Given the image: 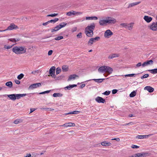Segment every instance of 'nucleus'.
Masks as SVG:
<instances>
[{
  "instance_id": "2",
  "label": "nucleus",
  "mask_w": 157,
  "mask_h": 157,
  "mask_svg": "<svg viewBox=\"0 0 157 157\" xmlns=\"http://www.w3.org/2000/svg\"><path fill=\"white\" fill-rule=\"evenodd\" d=\"M26 48L25 47L15 46L12 49V51L15 54L20 55L25 53L26 52Z\"/></svg>"
},
{
  "instance_id": "30",
  "label": "nucleus",
  "mask_w": 157,
  "mask_h": 157,
  "mask_svg": "<svg viewBox=\"0 0 157 157\" xmlns=\"http://www.w3.org/2000/svg\"><path fill=\"white\" fill-rule=\"evenodd\" d=\"M101 144L104 146H109L111 145V143L106 142H103L101 143Z\"/></svg>"
},
{
  "instance_id": "19",
  "label": "nucleus",
  "mask_w": 157,
  "mask_h": 157,
  "mask_svg": "<svg viewBox=\"0 0 157 157\" xmlns=\"http://www.w3.org/2000/svg\"><path fill=\"white\" fill-rule=\"evenodd\" d=\"M144 19L147 23L150 22L152 20V18L147 16H145L144 17Z\"/></svg>"
},
{
  "instance_id": "10",
  "label": "nucleus",
  "mask_w": 157,
  "mask_h": 157,
  "mask_svg": "<svg viewBox=\"0 0 157 157\" xmlns=\"http://www.w3.org/2000/svg\"><path fill=\"white\" fill-rule=\"evenodd\" d=\"M41 85L40 83H34L31 85L29 87L30 89H33L36 88L38 87L41 86Z\"/></svg>"
},
{
  "instance_id": "62",
  "label": "nucleus",
  "mask_w": 157,
  "mask_h": 157,
  "mask_svg": "<svg viewBox=\"0 0 157 157\" xmlns=\"http://www.w3.org/2000/svg\"><path fill=\"white\" fill-rule=\"evenodd\" d=\"M146 66H147V64L146 62H145L144 63L142 64V66L143 67H144Z\"/></svg>"
},
{
  "instance_id": "6",
  "label": "nucleus",
  "mask_w": 157,
  "mask_h": 157,
  "mask_svg": "<svg viewBox=\"0 0 157 157\" xmlns=\"http://www.w3.org/2000/svg\"><path fill=\"white\" fill-rule=\"evenodd\" d=\"M82 12H77L73 10H72L71 11L67 13H66V15L68 16H71L72 15H80L82 14Z\"/></svg>"
},
{
  "instance_id": "31",
  "label": "nucleus",
  "mask_w": 157,
  "mask_h": 157,
  "mask_svg": "<svg viewBox=\"0 0 157 157\" xmlns=\"http://www.w3.org/2000/svg\"><path fill=\"white\" fill-rule=\"evenodd\" d=\"M6 85L9 87L11 88L13 86V83L11 81H9L6 82Z\"/></svg>"
},
{
  "instance_id": "50",
  "label": "nucleus",
  "mask_w": 157,
  "mask_h": 157,
  "mask_svg": "<svg viewBox=\"0 0 157 157\" xmlns=\"http://www.w3.org/2000/svg\"><path fill=\"white\" fill-rule=\"evenodd\" d=\"M39 73V70H37L33 71L31 72L32 74L35 75L36 74H38Z\"/></svg>"
},
{
  "instance_id": "21",
  "label": "nucleus",
  "mask_w": 157,
  "mask_h": 157,
  "mask_svg": "<svg viewBox=\"0 0 157 157\" xmlns=\"http://www.w3.org/2000/svg\"><path fill=\"white\" fill-rule=\"evenodd\" d=\"M146 154V153H138L133 155L134 157H144Z\"/></svg>"
},
{
  "instance_id": "56",
  "label": "nucleus",
  "mask_w": 157,
  "mask_h": 157,
  "mask_svg": "<svg viewBox=\"0 0 157 157\" xmlns=\"http://www.w3.org/2000/svg\"><path fill=\"white\" fill-rule=\"evenodd\" d=\"M136 138L138 139H142V135H138L136 136Z\"/></svg>"
},
{
  "instance_id": "33",
  "label": "nucleus",
  "mask_w": 157,
  "mask_h": 157,
  "mask_svg": "<svg viewBox=\"0 0 157 157\" xmlns=\"http://www.w3.org/2000/svg\"><path fill=\"white\" fill-rule=\"evenodd\" d=\"M53 96L54 97H61L62 96V94L60 93H55L53 94Z\"/></svg>"
},
{
  "instance_id": "22",
  "label": "nucleus",
  "mask_w": 157,
  "mask_h": 157,
  "mask_svg": "<svg viewBox=\"0 0 157 157\" xmlns=\"http://www.w3.org/2000/svg\"><path fill=\"white\" fill-rule=\"evenodd\" d=\"M106 66H103L100 67L98 69V71L99 72L103 73L105 72Z\"/></svg>"
},
{
  "instance_id": "5",
  "label": "nucleus",
  "mask_w": 157,
  "mask_h": 157,
  "mask_svg": "<svg viewBox=\"0 0 157 157\" xmlns=\"http://www.w3.org/2000/svg\"><path fill=\"white\" fill-rule=\"evenodd\" d=\"M100 39L99 36H97L94 38H90L88 43L89 46H91L94 42L98 41Z\"/></svg>"
},
{
  "instance_id": "9",
  "label": "nucleus",
  "mask_w": 157,
  "mask_h": 157,
  "mask_svg": "<svg viewBox=\"0 0 157 157\" xmlns=\"http://www.w3.org/2000/svg\"><path fill=\"white\" fill-rule=\"evenodd\" d=\"M18 27L17 26L15 25L14 24H11L6 29V30H11L13 29H17Z\"/></svg>"
},
{
  "instance_id": "20",
  "label": "nucleus",
  "mask_w": 157,
  "mask_h": 157,
  "mask_svg": "<svg viewBox=\"0 0 157 157\" xmlns=\"http://www.w3.org/2000/svg\"><path fill=\"white\" fill-rule=\"evenodd\" d=\"M16 99H19L21 98L25 97L27 95L26 94H15Z\"/></svg>"
},
{
  "instance_id": "53",
  "label": "nucleus",
  "mask_w": 157,
  "mask_h": 157,
  "mask_svg": "<svg viewBox=\"0 0 157 157\" xmlns=\"http://www.w3.org/2000/svg\"><path fill=\"white\" fill-rule=\"evenodd\" d=\"M135 75V74H130L125 75L124 76L125 77H132Z\"/></svg>"
},
{
  "instance_id": "37",
  "label": "nucleus",
  "mask_w": 157,
  "mask_h": 157,
  "mask_svg": "<svg viewBox=\"0 0 157 157\" xmlns=\"http://www.w3.org/2000/svg\"><path fill=\"white\" fill-rule=\"evenodd\" d=\"M149 71L150 72L153 74H155L157 73V68L154 69H153L149 70Z\"/></svg>"
},
{
  "instance_id": "15",
  "label": "nucleus",
  "mask_w": 157,
  "mask_h": 157,
  "mask_svg": "<svg viewBox=\"0 0 157 157\" xmlns=\"http://www.w3.org/2000/svg\"><path fill=\"white\" fill-rule=\"evenodd\" d=\"M75 126V124L74 123L71 122H69L60 125V126H64L66 127L74 126Z\"/></svg>"
},
{
  "instance_id": "60",
  "label": "nucleus",
  "mask_w": 157,
  "mask_h": 157,
  "mask_svg": "<svg viewBox=\"0 0 157 157\" xmlns=\"http://www.w3.org/2000/svg\"><path fill=\"white\" fill-rule=\"evenodd\" d=\"M112 140H116L118 142L120 141V139L119 138H115L114 139H112Z\"/></svg>"
},
{
  "instance_id": "40",
  "label": "nucleus",
  "mask_w": 157,
  "mask_h": 157,
  "mask_svg": "<svg viewBox=\"0 0 157 157\" xmlns=\"http://www.w3.org/2000/svg\"><path fill=\"white\" fill-rule=\"evenodd\" d=\"M22 120L21 119H17L14 121V123L15 124H17L19 123H21V122H22Z\"/></svg>"
},
{
  "instance_id": "27",
  "label": "nucleus",
  "mask_w": 157,
  "mask_h": 157,
  "mask_svg": "<svg viewBox=\"0 0 157 157\" xmlns=\"http://www.w3.org/2000/svg\"><path fill=\"white\" fill-rule=\"evenodd\" d=\"M60 29L59 28V27L58 25H56L55 27H54V28L52 29H51V32L52 33H53L54 32H56L57 31H58Z\"/></svg>"
},
{
  "instance_id": "52",
  "label": "nucleus",
  "mask_w": 157,
  "mask_h": 157,
  "mask_svg": "<svg viewBox=\"0 0 157 157\" xmlns=\"http://www.w3.org/2000/svg\"><path fill=\"white\" fill-rule=\"evenodd\" d=\"M82 33H79L77 35V36L78 38H81L82 37Z\"/></svg>"
},
{
  "instance_id": "41",
  "label": "nucleus",
  "mask_w": 157,
  "mask_h": 157,
  "mask_svg": "<svg viewBox=\"0 0 157 157\" xmlns=\"http://www.w3.org/2000/svg\"><path fill=\"white\" fill-rule=\"evenodd\" d=\"M136 91H133L130 94L129 96L130 97H134L136 95Z\"/></svg>"
},
{
  "instance_id": "38",
  "label": "nucleus",
  "mask_w": 157,
  "mask_h": 157,
  "mask_svg": "<svg viewBox=\"0 0 157 157\" xmlns=\"http://www.w3.org/2000/svg\"><path fill=\"white\" fill-rule=\"evenodd\" d=\"M146 62L147 65H152L153 63V61L152 60H147Z\"/></svg>"
},
{
  "instance_id": "12",
  "label": "nucleus",
  "mask_w": 157,
  "mask_h": 157,
  "mask_svg": "<svg viewBox=\"0 0 157 157\" xmlns=\"http://www.w3.org/2000/svg\"><path fill=\"white\" fill-rule=\"evenodd\" d=\"M7 96L11 100H15L16 99L15 94L9 95L5 94L4 95V96Z\"/></svg>"
},
{
  "instance_id": "26",
  "label": "nucleus",
  "mask_w": 157,
  "mask_h": 157,
  "mask_svg": "<svg viewBox=\"0 0 157 157\" xmlns=\"http://www.w3.org/2000/svg\"><path fill=\"white\" fill-rule=\"evenodd\" d=\"M76 86H77L76 85H75V84L70 85H69L68 86H67V87H65V90H66V89H67V90H70L71 88H72L74 87H76Z\"/></svg>"
},
{
  "instance_id": "57",
  "label": "nucleus",
  "mask_w": 157,
  "mask_h": 157,
  "mask_svg": "<svg viewBox=\"0 0 157 157\" xmlns=\"http://www.w3.org/2000/svg\"><path fill=\"white\" fill-rule=\"evenodd\" d=\"M49 23V21H48L45 22V23H44L42 25H44V26H46L47 25H48Z\"/></svg>"
},
{
  "instance_id": "28",
  "label": "nucleus",
  "mask_w": 157,
  "mask_h": 157,
  "mask_svg": "<svg viewBox=\"0 0 157 157\" xmlns=\"http://www.w3.org/2000/svg\"><path fill=\"white\" fill-rule=\"evenodd\" d=\"M67 25V23L65 22H62L58 25L59 28L60 29L64 27Z\"/></svg>"
},
{
  "instance_id": "48",
  "label": "nucleus",
  "mask_w": 157,
  "mask_h": 157,
  "mask_svg": "<svg viewBox=\"0 0 157 157\" xmlns=\"http://www.w3.org/2000/svg\"><path fill=\"white\" fill-rule=\"evenodd\" d=\"M110 92L109 91H106L103 93V94L105 95H108L110 94Z\"/></svg>"
},
{
  "instance_id": "17",
  "label": "nucleus",
  "mask_w": 157,
  "mask_h": 157,
  "mask_svg": "<svg viewBox=\"0 0 157 157\" xmlns=\"http://www.w3.org/2000/svg\"><path fill=\"white\" fill-rule=\"evenodd\" d=\"M113 71V69L108 66H106L105 72L108 73L109 74H110L112 73Z\"/></svg>"
},
{
  "instance_id": "24",
  "label": "nucleus",
  "mask_w": 157,
  "mask_h": 157,
  "mask_svg": "<svg viewBox=\"0 0 157 157\" xmlns=\"http://www.w3.org/2000/svg\"><path fill=\"white\" fill-rule=\"evenodd\" d=\"M98 17L96 16H93L91 17H86V20H96L98 19Z\"/></svg>"
},
{
  "instance_id": "35",
  "label": "nucleus",
  "mask_w": 157,
  "mask_h": 157,
  "mask_svg": "<svg viewBox=\"0 0 157 157\" xmlns=\"http://www.w3.org/2000/svg\"><path fill=\"white\" fill-rule=\"evenodd\" d=\"M59 20V19L58 18H55L54 19L51 20L49 21V23H55L56 22L58 21Z\"/></svg>"
},
{
  "instance_id": "49",
  "label": "nucleus",
  "mask_w": 157,
  "mask_h": 157,
  "mask_svg": "<svg viewBox=\"0 0 157 157\" xmlns=\"http://www.w3.org/2000/svg\"><path fill=\"white\" fill-rule=\"evenodd\" d=\"M57 15H58L57 13H54L52 14H50V15H48L47 16H48V17H54L56 16Z\"/></svg>"
},
{
  "instance_id": "23",
  "label": "nucleus",
  "mask_w": 157,
  "mask_h": 157,
  "mask_svg": "<svg viewBox=\"0 0 157 157\" xmlns=\"http://www.w3.org/2000/svg\"><path fill=\"white\" fill-rule=\"evenodd\" d=\"M140 2H133L132 3H131L130 4L128 7V8H129L130 7H132V6H136V5H137L140 3Z\"/></svg>"
},
{
  "instance_id": "47",
  "label": "nucleus",
  "mask_w": 157,
  "mask_h": 157,
  "mask_svg": "<svg viewBox=\"0 0 157 157\" xmlns=\"http://www.w3.org/2000/svg\"><path fill=\"white\" fill-rule=\"evenodd\" d=\"M149 75L148 74H146L144 75L143 76L141 77V78L143 79L144 78H147L149 76Z\"/></svg>"
},
{
  "instance_id": "64",
  "label": "nucleus",
  "mask_w": 157,
  "mask_h": 157,
  "mask_svg": "<svg viewBox=\"0 0 157 157\" xmlns=\"http://www.w3.org/2000/svg\"><path fill=\"white\" fill-rule=\"evenodd\" d=\"M141 65V63L140 62L138 63L136 65V67H139Z\"/></svg>"
},
{
  "instance_id": "32",
  "label": "nucleus",
  "mask_w": 157,
  "mask_h": 157,
  "mask_svg": "<svg viewBox=\"0 0 157 157\" xmlns=\"http://www.w3.org/2000/svg\"><path fill=\"white\" fill-rule=\"evenodd\" d=\"M62 70L63 71H67L68 70V67L66 65H63L62 67Z\"/></svg>"
},
{
  "instance_id": "45",
  "label": "nucleus",
  "mask_w": 157,
  "mask_h": 157,
  "mask_svg": "<svg viewBox=\"0 0 157 157\" xmlns=\"http://www.w3.org/2000/svg\"><path fill=\"white\" fill-rule=\"evenodd\" d=\"M154 134H149L148 135H142V139L146 138H148L149 136H151L153 135Z\"/></svg>"
},
{
  "instance_id": "54",
  "label": "nucleus",
  "mask_w": 157,
  "mask_h": 157,
  "mask_svg": "<svg viewBox=\"0 0 157 157\" xmlns=\"http://www.w3.org/2000/svg\"><path fill=\"white\" fill-rule=\"evenodd\" d=\"M53 52V51L52 50H50L49 51L48 53V56H50L51 55Z\"/></svg>"
},
{
  "instance_id": "51",
  "label": "nucleus",
  "mask_w": 157,
  "mask_h": 157,
  "mask_svg": "<svg viewBox=\"0 0 157 157\" xmlns=\"http://www.w3.org/2000/svg\"><path fill=\"white\" fill-rule=\"evenodd\" d=\"M127 24L126 23H122L120 24V25L122 27H124L125 28Z\"/></svg>"
},
{
  "instance_id": "3",
  "label": "nucleus",
  "mask_w": 157,
  "mask_h": 157,
  "mask_svg": "<svg viewBox=\"0 0 157 157\" xmlns=\"http://www.w3.org/2000/svg\"><path fill=\"white\" fill-rule=\"evenodd\" d=\"M148 28L154 31H157V21L152 22L148 26Z\"/></svg>"
},
{
  "instance_id": "29",
  "label": "nucleus",
  "mask_w": 157,
  "mask_h": 157,
  "mask_svg": "<svg viewBox=\"0 0 157 157\" xmlns=\"http://www.w3.org/2000/svg\"><path fill=\"white\" fill-rule=\"evenodd\" d=\"M105 80L104 78H100V79H92V80H93L95 82H102L104 80Z\"/></svg>"
},
{
  "instance_id": "8",
  "label": "nucleus",
  "mask_w": 157,
  "mask_h": 157,
  "mask_svg": "<svg viewBox=\"0 0 157 157\" xmlns=\"http://www.w3.org/2000/svg\"><path fill=\"white\" fill-rule=\"evenodd\" d=\"M107 23L108 24H115L116 22V20L114 18L111 17H108L107 19Z\"/></svg>"
},
{
  "instance_id": "16",
  "label": "nucleus",
  "mask_w": 157,
  "mask_h": 157,
  "mask_svg": "<svg viewBox=\"0 0 157 157\" xmlns=\"http://www.w3.org/2000/svg\"><path fill=\"white\" fill-rule=\"evenodd\" d=\"M119 54L116 53H113L110 54L108 57V58L109 59H112L113 58L117 57H119Z\"/></svg>"
},
{
  "instance_id": "39",
  "label": "nucleus",
  "mask_w": 157,
  "mask_h": 157,
  "mask_svg": "<svg viewBox=\"0 0 157 157\" xmlns=\"http://www.w3.org/2000/svg\"><path fill=\"white\" fill-rule=\"evenodd\" d=\"M9 40L11 42H12L13 43H15L17 41H18L20 40L19 39H17L16 40L14 38H10L9 39Z\"/></svg>"
},
{
  "instance_id": "44",
  "label": "nucleus",
  "mask_w": 157,
  "mask_h": 157,
  "mask_svg": "<svg viewBox=\"0 0 157 157\" xmlns=\"http://www.w3.org/2000/svg\"><path fill=\"white\" fill-rule=\"evenodd\" d=\"M24 76V75L23 74H21L17 76V78L19 80H21L23 77Z\"/></svg>"
},
{
  "instance_id": "43",
  "label": "nucleus",
  "mask_w": 157,
  "mask_h": 157,
  "mask_svg": "<svg viewBox=\"0 0 157 157\" xmlns=\"http://www.w3.org/2000/svg\"><path fill=\"white\" fill-rule=\"evenodd\" d=\"M63 39V37L62 36H60L55 37L54 39L56 40H59Z\"/></svg>"
},
{
  "instance_id": "46",
  "label": "nucleus",
  "mask_w": 157,
  "mask_h": 157,
  "mask_svg": "<svg viewBox=\"0 0 157 157\" xmlns=\"http://www.w3.org/2000/svg\"><path fill=\"white\" fill-rule=\"evenodd\" d=\"M51 90H47L43 92L39 93H36L37 94H43L46 93H49L50 91Z\"/></svg>"
},
{
  "instance_id": "14",
  "label": "nucleus",
  "mask_w": 157,
  "mask_h": 157,
  "mask_svg": "<svg viewBox=\"0 0 157 157\" xmlns=\"http://www.w3.org/2000/svg\"><path fill=\"white\" fill-rule=\"evenodd\" d=\"M134 24L133 23H131L129 24L127 23L125 28L128 29L129 30H132V29Z\"/></svg>"
},
{
  "instance_id": "61",
  "label": "nucleus",
  "mask_w": 157,
  "mask_h": 157,
  "mask_svg": "<svg viewBox=\"0 0 157 157\" xmlns=\"http://www.w3.org/2000/svg\"><path fill=\"white\" fill-rule=\"evenodd\" d=\"M15 82L17 84H19L20 83V82L18 80H15Z\"/></svg>"
},
{
  "instance_id": "34",
  "label": "nucleus",
  "mask_w": 157,
  "mask_h": 157,
  "mask_svg": "<svg viewBox=\"0 0 157 157\" xmlns=\"http://www.w3.org/2000/svg\"><path fill=\"white\" fill-rule=\"evenodd\" d=\"M79 111H75L71 112H69L67 113L66 114H77L79 113Z\"/></svg>"
},
{
  "instance_id": "36",
  "label": "nucleus",
  "mask_w": 157,
  "mask_h": 157,
  "mask_svg": "<svg viewBox=\"0 0 157 157\" xmlns=\"http://www.w3.org/2000/svg\"><path fill=\"white\" fill-rule=\"evenodd\" d=\"M41 109H44L46 111H52L54 110V109L50 108H40Z\"/></svg>"
},
{
  "instance_id": "7",
  "label": "nucleus",
  "mask_w": 157,
  "mask_h": 157,
  "mask_svg": "<svg viewBox=\"0 0 157 157\" xmlns=\"http://www.w3.org/2000/svg\"><path fill=\"white\" fill-rule=\"evenodd\" d=\"M113 33L109 29L106 30L104 33V36L105 38H109L113 35Z\"/></svg>"
},
{
  "instance_id": "55",
  "label": "nucleus",
  "mask_w": 157,
  "mask_h": 157,
  "mask_svg": "<svg viewBox=\"0 0 157 157\" xmlns=\"http://www.w3.org/2000/svg\"><path fill=\"white\" fill-rule=\"evenodd\" d=\"M117 90H116V89H114L113 90H112V94H115L116 93H117Z\"/></svg>"
},
{
  "instance_id": "1",
  "label": "nucleus",
  "mask_w": 157,
  "mask_h": 157,
  "mask_svg": "<svg viewBox=\"0 0 157 157\" xmlns=\"http://www.w3.org/2000/svg\"><path fill=\"white\" fill-rule=\"evenodd\" d=\"M95 27L94 23H91L90 25H88L85 29V33L88 37H91L94 35L93 31Z\"/></svg>"
},
{
  "instance_id": "25",
  "label": "nucleus",
  "mask_w": 157,
  "mask_h": 157,
  "mask_svg": "<svg viewBox=\"0 0 157 157\" xmlns=\"http://www.w3.org/2000/svg\"><path fill=\"white\" fill-rule=\"evenodd\" d=\"M78 77V76L76 75H70L68 78L67 79L68 81H70L72 79H74L76 77Z\"/></svg>"
},
{
  "instance_id": "11",
  "label": "nucleus",
  "mask_w": 157,
  "mask_h": 157,
  "mask_svg": "<svg viewBox=\"0 0 157 157\" xmlns=\"http://www.w3.org/2000/svg\"><path fill=\"white\" fill-rule=\"evenodd\" d=\"M95 100L98 103H104L105 102V100L100 97H97L95 98Z\"/></svg>"
},
{
  "instance_id": "18",
  "label": "nucleus",
  "mask_w": 157,
  "mask_h": 157,
  "mask_svg": "<svg viewBox=\"0 0 157 157\" xmlns=\"http://www.w3.org/2000/svg\"><path fill=\"white\" fill-rule=\"evenodd\" d=\"M99 24L102 26H104L106 25L107 23V19L106 20H101L99 21Z\"/></svg>"
},
{
  "instance_id": "42",
  "label": "nucleus",
  "mask_w": 157,
  "mask_h": 157,
  "mask_svg": "<svg viewBox=\"0 0 157 157\" xmlns=\"http://www.w3.org/2000/svg\"><path fill=\"white\" fill-rule=\"evenodd\" d=\"M61 72V69L60 67H58L56 68V75H58Z\"/></svg>"
},
{
  "instance_id": "13",
  "label": "nucleus",
  "mask_w": 157,
  "mask_h": 157,
  "mask_svg": "<svg viewBox=\"0 0 157 157\" xmlns=\"http://www.w3.org/2000/svg\"><path fill=\"white\" fill-rule=\"evenodd\" d=\"M144 89L147 90L150 93L152 92L154 90V89L150 86H146L144 88Z\"/></svg>"
},
{
  "instance_id": "59",
  "label": "nucleus",
  "mask_w": 157,
  "mask_h": 157,
  "mask_svg": "<svg viewBox=\"0 0 157 157\" xmlns=\"http://www.w3.org/2000/svg\"><path fill=\"white\" fill-rule=\"evenodd\" d=\"M12 47V46H6V45L5 46V48H6L7 49H9L10 48Z\"/></svg>"
},
{
  "instance_id": "58",
  "label": "nucleus",
  "mask_w": 157,
  "mask_h": 157,
  "mask_svg": "<svg viewBox=\"0 0 157 157\" xmlns=\"http://www.w3.org/2000/svg\"><path fill=\"white\" fill-rule=\"evenodd\" d=\"M139 146L136 145H133L132 146V147L133 148H139Z\"/></svg>"
},
{
  "instance_id": "63",
  "label": "nucleus",
  "mask_w": 157,
  "mask_h": 157,
  "mask_svg": "<svg viewBox=\"0 0 157 157\" xmlns=\"http://www.w3.org/2000/svg\"><path fill=\"white\" fill-rule=\"evenodd\" d=\"M77 30V28L76 27H75L72 29L71 30L72 32H75Z\"/></svg>"
},
{
  "instance_id": "4",
  "label": "nucleus",
  "mask_w": 157,
  "mask_h": 157,
  "mask_svg": "<svg viewBox=\"0 0 157 157\" xmlns=\"http://www.w3.org/2000/svg\"><path fill=\"white\" fill-rule=\"evenodd\" d=\"M56 70V67L54 66L51 67L49 71V74L50 75H49L48 76H50L52 78H56V75L55 74V71Z\"/></svg>"
}]
</instances>
